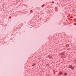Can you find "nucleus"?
<instances>
[{"instance_id":"423d86ee","label":"nucleus","mask_w":76,"mask_h":76,"mask_svg":"<svg viewBox=\"0 0 76 76\" xmlns=\"http://www.w3.org/2000/svg\"><path fill=\"white\" fill-rule=\"evenodd\" d=\"M60 54H61V55H64V53H60Z\"/></svg>"},{"instance_id":"1a4fd4ad","label":"nucleus","mask_w":76,"mask_h":76,"mask_svg":"<svg viewBox=\"0 0 76 76\" xmlns=\"http://www.w3.org/2000/svg\"><path fill=\"white\" fill-rule=\"evenodd\" d=\"M42 7H44V6L43 5H42Z\"/></svg>"},{"instance_id":"9b49d317","label":"nucleus","mask_w":76,"mask_h":76,"mask_svg":"<svg viewBox=\"0 0 76 76\" xmlns=\"http://www.w3.org/2000/svg\"><path fill=\"white\" fill-rule=\"evenodd\" d=\"M74 25H76V24L74 23Z\"/></svg>"},{"instance_id":"6e6552de","label":"nucleus","mask_w":76,"mask_h":76,"mask_svg":"<svg viewBox=\"0 0 76 76\" xmlns=\"http://www.w3.org/2000/svg\"><path fill=\"white\" fill-rule=\"evenodd\" d=\"M70 50V48H69L68 49V50Z\"/></svg>"},{"instance_id":"20e7f679","label":"nucleus","mask_w":76,"mask_h":76,"mask_svg":"<svg viewBox=\"0 0 76 76\" xmlns=\"http://www.w3.org/2000/svg\"><path fill=\"white\" fill-rule=\"evenodd\" d=\"M64 76H67V73H66L64 74Z\"/></svg>"},{"instance_id":"39448f33","label":"nucleus","mask_w":76,"mask_h":76,"mask_svg":"<svg viewBox=\"0 0 76 76\" xmlns=\"http://www.w3.org/2000/svg\"><path fill=\"white\" fill-rule=\"evenodd\" d=\"M66 47H69V44H67L66 45Z\"/></svg>"},{"instance_id":"f257e3e1","label":"nucleus","mask_w":76,"mask_h":76,"mask_svg":"<svg viewBox=\"0 0 76 76\" xmlns=\"http://www.w3.org/2000/svg\"><path fill=\"white\" fill-rule=\"evenodd\" d=\"M71 65H69V68H71V69H74V67H73V66H71Z\"/></svg>"},{"instance_id":"9d476101","label":"nucleus","mask_w":76,"mask_h":76,"mask_svg":"<svg viewBox=\"0 0 76 76\" xmlns=\"http://www.w3.org/2000/svg\"><path fill=\"white\" fill-rule=\"evenodd\" d=\"M52 3H54V1H52Z\"/></svg>"},{"instance_id":"0eeeda50","label":"nucleus","mask_w":76,"mask_h":76,"mask_svg":"<svg viewBox=\"0 0 76 76\" xmlns=\"http://www.w3.org/2000/svg\"><path fill=\"white\" fill-rule=\"evenodd\" d=\"M32 66H35V64H33L32 65Z\"/></svg>"},{"instance_id":"f03ea898","label":"nucleus","mask_w":76,"mask_h":76,"mask_svg":"<svg viewBox=\"0 0 76 76\" xmlns=\"http://www.w3.org/2000/svg\"><path fill=\"white\" fill-rule=\"evenodd\" d=\"M48 58H51V57L50 56V55H49L48 56Z\"/></svg>"},{"instance_id":"f8f14e48","label":"nucleus","mask_w":76,"mask_h":76,"mask_svg":"<svg viewBox=\"0 0 76 76\" xmlns=\"http://www.w3.org/2000/svg\"><path fill=\"white\" fill-rule=\"evenodd\" d=\"M10 18H11L10 17Z\"/></svg>"},{"instance_id":"7ed1b4c3","label":"nucleus","mask_w":76,"mask_h":76,"mask_svg":"<svg viewBox=\"0 0 76 76\" xmlns=\"http://www.w3.org/2000/svg\"><path fill=\"white\" fill-rule=\"evenodd\" d=\"M63 72H60V75H63Z\"/></svg>"}]
</instances>
